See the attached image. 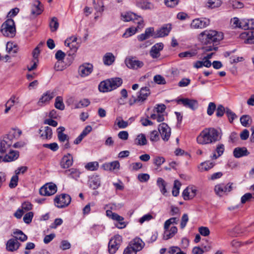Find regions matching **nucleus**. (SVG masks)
Segmentation results:
<instances>
[{
	"instance_id": "e2e57ef3",
	"label": "nucleus",
	"mask_w": 254,
	"mask_h": 254,
	"mask_svg": "<svg viewBox=\"0 0 254 254\" xmlns=\"http://www.w3.org/2000/svg\"><path fill=\"white\" fill-rule=\"evenodd\" d=\"M33 213L32 212H29L26 213L23 217V221L26 224H29L33 217Z\"/></svg>"
},
{
	"instance_id": "4d7b16f0",
	"label": "nucleus",
	"mask_w": 254,
	"mask_h": 254,
	"mask_svg": "<svg viewBox=\"0 0 254 254\" xmlns=\"http://www.w3.org/2000/svg\"><path fill=\"white\" fill-rule=\"evenodd\" d=\"M154 81L158 84H166L165 79L161 75H156L153 78Z\"/></svg>"
},
{
	"instance_id": "6e6552de",
	"label": "nucleus",
	"mask_w": 254,
	"mask_h": 254,
	"mask_svg": "<svg viewBox=\"0 0 254 254\" xmlns=\"http://www.w3.org/2000/svg\"><path fill=\"white\" fill-rule=\"evenodd\" d=\"M122 242V237L119 235L111 238L108 244V251L110 254H114L119 249Z\"/></svg>"
},
{
	"instance_id": "ea45409f",
	"label": "nucleus",
	"mask_w": 254,
	"mask_h": 254,
	"mask_svg": "<svg viewBox=\"0 0 254 254\" xmlns=\"http://www.w3.org/2000/svg\"><path fill=\"white\" fill-rule=\"evenodd\" d=\"M65 173L69 177L74 179L78 178L80 175L79 171L77 169L73 168L66 170L65 171Z\"/></svg>"
},
{
	"instance_id": "20e7f679",
	"label": "nucleus",
	"mask_w": 254,
	"mask_h": 254,
	"mask_svg": "<svg viewBox=\"0 0 254 254\" xmlns=\"http://www.w3.org/2000/svg\"><path fill=\"white\" fill-rule=\"evenodd\" d=\"M1 32L3 36L12 38L15 35L16 28L13 19H7L1 26Z\"/></svg>"
},
{
	"instance_id": "09e8293b",
	"label": "nucleus",
	"mask_w": 254,
	"mask_h": 254,
	"mask_svg": "<svg viewBox=\"0 0 254 254\" xmlns=\"http://www.w3.org/2000/svg\"><path fill=\"white\" fill-rule=\"evenodd\" d=\"M98 166L99 164L97 162H91L87 163L85 167L88 170L95 171L98 169Z\"/></svg>"
},
{
	"instance_id": "37998d69",
	"label": "nucleus",
	"mask_w": 254,
	"mask_h": 254,
	"mask_svg": "<svg viewBox=\"0 0 254 254\" xmlns=\"http://www.w3.org/2000/svg\"><path fill=\"white\" fill-rule=\"evenodd\" d=\"M59 26V22L57 17H54L51 19V20L49 23V26L50 27L52 32H54L57 30Z\"/></svg>"
},
{
	"instance_id": "72a5a7b5",
	"label": "nucleus",
	"mask_w": 254,
	"mask_h": 254,
	"mask_svg": "<svg viewBox=\"0 0 254 254\" xmlns=\"http://www.w3.org/2000/svg\"><path fill=\"white\" fill-rule=\"evenodd\" d=\"M115 60V57L112 53H107L103 58V63L106 65H111Z\"/></svg>"
},
{
	"instance_id": "c756f323",
	"label": "nucleus",
	"mask_w": 254,
	"mask_h": 254,
	"mask_svg": "<svg viewBox=\"0 0 254 254\" xmlns=\"http://www.w3.org/2000/svg\"><path fill=\"white\" fill-rule=\"evenodd\" d=\"M154 28L149 27L145 29V32L138 36L137 39L140 41H142L148 39L153 35Z\"/></svg>"
},
{
	"instance_id": "e433bc0d",
	"label": "nucleus",
	"mask_w": 254,
	"mask_h": 254,
	"mask_svg": "<svg viewBox=\"0 0 254 254\" xmlns=\"http://www.w3.org/2000/svg\"><path fill=\"white\" fill-rule=\"evenodd\" d=\"M240 122L243 126L249 127L252 122V120L249 115H243L240 118Z\"/></svg>"
},
{
	"instance_id": "cd10ccee",
	"label": "nucleus",
	"mask_w": 254,
	"mask_h": 254,
	"mask_svg": "<svg viewBox=\"0 0 254 254\" xmlns=\"http://www.w3.org/2000/svg\"><path fill=\"white\" fill-rule=\"evenodd\" d=\"M177 232L178 229L176 226L172 227L170 230H169V229H165L163 238L165 240L171 239L174 236Z\"/></svg>"
},
{
	"instance_id": "f257e3e1",
	"label": "nucleus",
	"mask_w": 254,
	"mask_h": 254,
	"mask_svg": "<svg viewBox=\"0 0 254 254\" xmlns=\"http://www.w3.org/2000/svg\"><path fill=\"white\" fill-rule=\"evenodd\" d=\"M221 139V133L214 128H206L196 138L198 144L205 145L213 144Z\"/></svg>"
},
{
	"instance_id": "79ce46f5",
	"label": "nucleus",
	"mask_w": 254,
	"mask_h": 254,
	"mask_svg": "<svg viewBox=\"0 0 254 254\" xmlns=\"http://www.w3.org/2000/svg\"><path fill=\"white\" fill-rule=\"evenodd\" d=\"M55 107L60 110L64 109V105L63 103V99L61 96H58L55 99Z\"/></svg>"
},
{
	"instance_id": "864d4df0",
	"label": "nucleus",
	"mask_w": 254,
	"mask_h": 254,
	"mask_svg": "<svg viewBox=\"0 0 254 254\" xmlns=\"http://www.w3.org/2000/svg\"><path fill=\"white\" fill-rule=\"evenodd\" d=\"M90 104V101L87 99H83L75 105V108H81L87 107Z\"/></svg>"
},
{
	"instance_id": "0e129e2a",
	"label": "nucleus",
	"mask_w": 254,
	"mask_h": 254,
	"mask_svg": "<svg viewBox=\"0 0 254 254\" xmlns=\"http://www.w3.org/2000/svg\"><path fill=\"white\" fill-rule=\"evenodd\" d=\"M252 198H254V193H247L241 197V203L244 204L247 201H250Z\"/></svg>"
},
{
	"instance_id": "bf43d9fd",
	"label": "nucleus",
	"mask_w": 254,
	"mask_h": 254,
	"mask_svg": "<svg viewBox=\"0 0 254 254\" xmlns=\"http://www.w3.org/2000/svg\"><path fill=\"white\" fill-rule=\"evenodd\" d=\"M32 208V205L30 202L25 201L22 203L21 209L24 213L31 210Z\"/></svg>"
},
{
	"instance_id": "c9c22d12",
	"label": "nucleus",
	"mask_w": 254,
	"mask_h": 254,
	"mask_svg": "<svg viewBox=\"0 0 254 254\" xmlns=\"http://www.w3.org/2000/svg\"><path fill=\"white\" fill-rule=\"evenodd\" d=\"M221 4V0H208L206 3V6L212 9L219 7Z\"/></svg>"
},
{
	"instance_id": "f8f14e48",
	"label": "nucleus",
	"mask_w": 254,
	"mask_h": 254,
	"mask_svg": "<svg viewBox=\"0 0 254 254\" xmlns=\"http://www.w3.org/2000/svg\"><path fill=\"white\" fill-rule=\"evenodd\" d=\"M233 184L229 183L227 185L219 184L215 186L214 191L216 194L222 196L224 193L230 192L232 190Z\"/></svg>"
},
{
	"instance_id": "ddd939ff",
	"label": "nucleus",
	"mask_w": 254,
	"mask_h": 254,
	"mask_svg": "<svg viewBox=\"0 0 254 254\" xmlns=\"http://www.w3.org/2000/svg\"><path fill=\"white\" fill-rule=\"evenodd\" d=\"M210 24V21L208 19L205 18H196L193 19L191 24L190 27L194 29H202Z\"/></svg>"
},
{
	"instance_id": "473e14b6",
	"label": "nucleus",
	"mask_w": 254,
	"mask_h": 254,
	"mask_svg": "<svg viewBox=\"0 0 254 254\" xmlns=\"http://www.w3.org/2000/svg\"><path fill=\"white\" fill-rule=\"evenodd\" d=\"M89 186L91 188L96 190L100 186V179L98 176H92L89 181Z\"/></svg>"
},
{
	"instance_id": "5701e85b",
	"label": "nucleus",
	"mask_w": 254,
	"mask_h": 254,
	"mask_svg": "<svg viewBox=\"0 0 254 254\" xmlns=\"http://www.w3.org/2000/svg\"><path fill=\"white\" fill-rule=\"evenodd\" d=\"M163 48V44L162 43H157L154 45L150 51V55L153 58H157L160 56V52Z\"/></svg>"
},
{
	"instance_id": "a18cd8bd",
	"label": "nucleus",
	"mask_w": 254,
	"mask_h": 254,
	"mask_svg": "<svg viewBox=\"0 0 254 254\" xmlns=\"http://www.w3.org/2000/svg\"><path fill=\"white\" fill-rule=\"evenodd\" d=\"M179 219L177 217L171 218L165 222L164 228V229H169L171 224H177Z\"/></svg>"
},
{
	"instance_id": "a878e982",
	"label": "nucleus",
	"mask_w": 254,
	"mask_h": 254,
	"mask_svg": "<svg viewBox=\"0 0 254 254\" xmlns=\"http://www.w3.org/2000/svg\"><path fill=\"white\" fill-rule=\"evenodd\" d=\"M250 153L246 147H236L234 149L233 155L235 158H239L248 156Z\"/></svg>"
},
{
	"instance_id": "f03ea898",
	"label": "nucleus",
	"mask_w": 254,
	"mask_h": 254,
	"mask_svg": "<svg viewBox=\"0 0 254 254\" xmlns=\"http://www.w3.org/2000/svg\"><path fill=\"white\" fill-rule=\"evenodd\" d=\"M223 38V33L215 30H205L201 32L199 36V41L203 44L207 45L213 42H217Z\"/></svg>"
},
{
	"instance_id": "9b49d317",
	"label": "nucleus",
	"mask_w": 254,
	"mask_h": 254,
	"mask_svg": "<svg viewBox=\"0 0 254 254\" xmlns=\"http://www.w3.org/2000/svg\"><path fill=\"white\" fill-rule=\"evenodd\" d=\"M44 10L42 4L38 0H35L31 5V16L35 18L41 14Z\"/></svg>"
},
{
	"instance_id": "393cba45",
	"label": "nucleus",
	"mask_w": 254,
	"mask_h": 254,
	"mask_svg": "<svg viewBox=\"0 0 254 254\" xmlns=\"http://www.w3.org/2000/svg\"><path fill=\"white\" fill-rule=\"evenodd\" d=\"M19 152L15 150H9L8 154H6L4 157H2L1 161L11 162L16 160L19 157Z\"/></svg>"
},
{
	"instance_id": "4c0bfd02",
	"label": "nucleus",
	"mask_w": 254,
	"mask_h": 254,
	"mask_svg": "<svg viewBox=\"0 0 254 254\" xmlns=\"http://www.w3.org/2000/svg\"><path fill=\"white\" fill-rule=\"evenodd\" d=\"M157 185L163 194L167 192V190L166 189V183L162 178H158L157 179Z\"/></svg>"
},
{
	"instance_id": "774afa93",
	"label": "nucleus",
	"mask_w": 254,
	"mask_h": 254,
	"mask_svg": "<svg viewBox=\"0 0 254 254\" xmlns=\"http://www.w3.org/2000/svg\"><path fill=\"white\" fill-rule=\"evenodd\" d=\"M79 47V45L77 43H72L70 46V51L68 52V54L69 56H71L74 54L76 52L78 48Z\"/></svg>"
},
{
	"instance_id": "423d86ee",
	"label": "nucleus",
	"mask_w": 254,
	"mask_h": 254,
	"mask_svg": "<svg viewBox=\"0 0 254 254\" xmlns=\"http://www.w3.org/2000/svg\"><path fill=\"white\" fill-rule=\"evenodd\" d=\"M150 94V89L147 87H142L139 92V95L137 98L132 96L129 100L130 105H132L135 103H142L147 99V97Z\"/></svg>"
},
{
	"instance_id": "a211bd4d",
	"label": "nucleus",
	"mask_w": 254,
	"mask_h": 254,
	"mask_svg": "<svg viewBox=\"0 0 254 254\" xmlns=\"http://www.w3.org/2000/svg\"><path fill=\"white\" fill-rule=\"evenodd\" d=\"M172 29L170 24L163 25L155 32V38L163 37L167 36Z\"/></svg>"
},
{
	"instance_id": "69168bd1",
	"label": "nucleus",
	"mask_w": 254,
	"mask_h": 254,
	"mask_svg": "<svg viewBox=\"0 0 254 254\" xmlns=\"http://www.w3.org/2000/svg\"><path fill=\"white\" fill-rule=\"evenodd\" d=\"M18 181V176L15 175L12 177L10 180V183L9 184V187L10 188H14L17 185V183Z\"/></svg>"
},
{
	"instance_id": "9d476101",
	"label": "nucleus",
	"mask_w": 254,
	"mask_h": 254,
	"mask_svg": "<svg viewBox=\"0 0 254 254\" xmlns=\"http://www.w3.org/2000/svg\"><path fill=\"white\" fill-rule=\"evenodd\" d=\"M57 191V188L53 183L47 184L41 187L39 192L42 195L50 196L54 194Z\"/></svg>"
},
{
	"instance_id": "0eeeda50",
	"label": "nucleus",
	"mask_w": 254,
	"mask_h": 254,
	"mask_svg": "<svg viewBox=\"0 0 254 254\" xmlns=\"http://www.w3.org/2000/svg\"><path fill=\"white\" fill-rule=\"evenodd\" d=\"M70 196L65 193L57 195L54 199L55 204L58 208L65 207L70 204Z\"/></svg>"
},
{
	"instance_id": "13d9d810",
	"label": "nucleus",
	"mask_w": 254,
	"mask_h": 254,
	"mask_svg": "<svg viewBox=\"0 0 254 254\" xmlns=\"http://www.w3.org/2000/svg\"><path fill=\"white\" fill-rule=\"evenodd\" d=\"M226 108H225L222 105H219L216 109V115L218 117H221L224 113H226Z\"/></svg>"
},
{
	"instance_id": "b1692460",
	"label": "nucleus",
	"mask_w": 254,
	"mask_h": 254,
	"mask_svg": "<svg viewBox=\"0 0 254 254\" xmlns=\"http://www.w3.org/2000/svg\"><path fill=\"white\" fill-rule=\"evenodd\" d=\"M196 190L193 187H187L183 192V196L185 200H189L194 197Z\"/></svg>"
},
{
	"instance_id": "3c124183",
	"label": "nucleus",
	"mask_w": 254,
	"mask_h": 254,
	"mask_svg": "<svg viewBox=\"0 0 254 254\" xmlns=\"http://www.w3.org/2000/svg\"><path fill=\"white\" fill-rule=\"evenodd\" d=\"M245 44L254 43V31H248L247 41H244Z\"/></svg>"
},
{
	"instance_id": "de8ad7c7",
	"label": "nucleus",
	"mask_w": 254,
	"mask_h": 254,
	"mask_svg": "<svg viewBox=\"0 0 254 254\" xmlns=\"http://www.w3.org/2000/svg\"><path fill=\"white\" fill-rule=\"evenodd\" d=\"M181 183L179 181L175 180L174 184V187L172 190V194L174 196H177L179 194Z\"/></svg>"
},
{
	"instance_id": "1a4fd4ad",
	"label": "nucleus",
	"mask_w": 254,
	"mask_h": 254,
	"mask_svg": "<svg viewBox=\"0 0 254 254\" xmlns=\"http://www.w3.org/2000/svg\"><path fill=\"white\" fill-rule=\"evenodd\" d=\"M13 133H9L3 137L0 141V153H4L8 151L13 143Z\"/></svg>"
},
{
	"instance_id": "412c9836",
	"label": "nucleus",
	"mask_w": 254,
	"mask_h": 254,
	"mask_svg": "<svg viewBox=\"0 0 254 254\" xmlns=\"http://www.w3.org/2000/svg\"><path fill=\"white\" fill-rule=\"evenodd\" d=\"M128 244L131 245V247L133 248V249L137 252L140 251L145 245V244L142 240L138 237H136L132 240Z\"/></svg>"
},
{
	"instance_id": "5fc2aeb1",
	"label": "nucleus",
	"mask_w": 254,
	"mask_h": 254,
	"mask_svg": "<svg viewBox=\"0 0 254 254\" xmlns=\"http://www.w3.org/2000/svg\"><path fill=\"white\" fill-rule=\"evenodd\" d=\"M149 139L152 142H156L159 139V134L157 130L152 131L149 135Z\"/></svg>"
},
{
	"instance_id": "7c9ffc66",
	"label": "nucleus",
	"mask_w": 254,
	"mask_h": 254,
	"mask_svg": "<svg viewBox=\"0 0 254 254\" xmlns=\"http://www.w3.org/2000/svg\"><path fill=\"white\" fill-rule=\"evenodd\" d=\"M72 157L70 154H68L63 158L61 165L63 168H68L72 165Z\"/></svg>"
},
{
	"instance_id": "8fccbe9b",
	"label": "nucleus",
	"mask_w": 254,
	"mask_h": 254,
	"mask_svg": "<svg viewBox=\"0 0 254 254\" xmlns=\"http://www.w3.org/2000/svg\"><path fill=\"white\" fill-rule=\"evenodd\" d=\"M233 25L235 27L241 28L244 29L245 23H242L243 22H245V20H242L240 21L237 17H234L232 20Z\"/></svg>"
},
{
	"instance_id": "dca6fc26",
	"label": "nucleus",
	"mask_w": 254,
	"mask_h": 254,
	"mask_svg": "<svg viewBox=\"0 0 254 254\" xmlns=\"http://www.w3.org/2000/svg\"><path fill=\"white\" fill-rule=\"evenodd\" d=\"M55 96L54 92L47 91L44 93L41 98L39 99L37 104L39 106H43L45 105L48 104L50 100H51Z\"/></svg>"
},
{
	"instance_id": "6ab92c4d",
	"label": "nucleus",
	"mask_w": 254,
	"mask_h": 254,
	"mask_svg": "<svg viewBox=\"0 0 254 254\" xmlns=\"http://www.w3.org/2000/svg\"><path fill=\"white\" fill-rule=\"evenodd\" d=\"M21 244L16 239L11 238L9 239L5 245L6 250L8 252H14L18 250Z\"/></svg>"
},
{
	"instance_id": "338daca9",
	"label": "nucleus",
	"mask_w": 254,
	"mask_h": 254,
	"mask_svg": "<svg viewBox=\"0 0 254 254\" xmlns=\"http://www.w3.org/2000/svg\"><path fill=\"white\" fill-rule=\"evenodd\" d=\"M216 109V105L213 102H210L207 107V113L208 115L211 116Z\"/></svg>"
},
{
	"instance_id": "39448f33",
	"label": "nucleus",
	"mask_w": 254,
	"mask_h": 254,
	"mask_svg": "<svg viewBox=\"0 0 254 254\" xmlns=\"http://www.w3.org/2000/svg\"><path fill=\"white\" fill-rule=\"evenodd\" d=\"M121 19L125 22H128L130 21L135 22V20H137V23L139 29H142L144 26V21L142 17L130 11L122 13Z\"/></svg>"
},
{
	"instance_id": "c85d7f7f",
	"label": "nucleus",
	"mask_w": 254,
	"mask_h": 254,
	"mask_svg": "<svg viewBox=\"0 0 254 254\" xmlns=\"http://www.w3.org/2000/svg\"><path fill=\"white\" fill-rule=\"evenodd\" d=\"M13 238L19 240L21 242H25L27 240V236L20 230L16 229L13 232L12 235Z\"/></svg>"
},
{
	"instance_id": "6e6d98bb",
	"label": "nucleus",
	"mask_w": 254,
	"mask_h": 254,
	"mask_svg": "<svg viewBox=\"0 0 254 254\" xmlns=\"http://www.w3.org/2000/svg\"><path fill=\"white\" fill-rule=\"evenodd\" d=\"M242 23H245L244 29H254V19L245 20Z\"/></svg>"
},
{
	"instance_id": "7ed1b4c3",
	"label": "nucleus",
	"mask_w": 254,
	"mask_h": 254,
	"mask_svg": "<svg viewBox=\"0 0 254 254\" xmlns=\"http://www.w3.org/2000/svg\"><path fill=\"white\" fill-rule=\"evenodd\" d=\"M123 83L121 78L115 77L102 81L99 85V89L103 92L110 91L120 87Z\"/></svg>"
},
{
	"instance_id": "c03bdc74",
	"label": "nucleus",
	"mask_w": 254,
	"mask_h": 254,
	"mask_svg": "<svg viewBox=\"0 0 254 254\" xmlns=\"http://www.w3.org/2000/svg\"><path fill=\"white\" fill-rule=\"evenodd\" d=\"M215 165V163L213 162L209 161H206L201 163V170L202 171H207L212 168Z\"/></svg>"
},
{
	"instance_id": "a19ab883",
	"label": "nucleus",
	"mask_w": 254,
	"mask_h": 254,
	"mask_svg": "<svg viewBox=\"0 0 254 254\" xmlns=\"http://www.w3.org/2000/svg\"><path fill=\"white\" fill-rule=\"evenodd\" d=\"M135 143L138 145H144L147 144L146 136L144 134H138L135 139Z\"/></svg>"
},
{
	"instance_id": "f704fd0d",
	"label": "nucleus",
	"mask_w": 254,
	"mask_h": 254,
	"mask_svg": "<svg viewBox=\"0 0 254 254\" xmlns=\"http://www.w3.org/2000/svg\"><path fill=\"white\" fill-rule=\"evenodd\" d=\"M113 220L117 221L118 222V224H116V226L119 229H123L126 227V224L124 221V218L118 215V214L113 215Z\"/></svg>"
},
{
	"instance_id": "49530a36",
	"label": "nucleus",
	"mask_w": 254,
	"mask_h": 254,
	"mask_svg": "<svg viewBox=\"0 0 254 254\" xmlns=\"http://www.w3.org/2000/svg\"><path fill=\"white\" fill-rule=\"evenodd\" d=\"M116 123L120 128H125L128 125V122L124 121L121 117H118L116 119Z\"/></svg>"
},
{
	"instance_id": "f3484780",
	"label": "nucleus",
	"mask_w": 254,
	"mask_h": 254,
	"mask_svg": "<svg viewBox=\"0 0 254 254\" xmlns=\"http://www.w3.org/2000/svg\"><path fill=\"white\" fill-rule=\"evenodd\" d=\"M93 65L89 63H84L79 66L78 74L82 77L89 75L93 71Z\"/></svg>"
},
{
	"instance_id": "4be33fe9",
	"label": "nucleus",
	"mask_w": 254,
	"mask_h": 254,
	"mask_svg": "<svg viewBox=\"0 0 254 254\" xmlns=\"http://www.w3.org/2000/svg\"><path fill=\"white\" fill-rule=\"evenodd\" d=\"M39 133L43 139H50L52 137L53 131L50 127L47 126L41 127Z\"/></svg>"
},
{
	"instance_id": "052dcab7",
	"label": "nucleus",
	"mask_w": 254,
	"mask_h": 254,
	"mask_svg": "<svg viewBox=\"0 0 254 254\" xmlns=\"http://www.w3.org/2000/svg\"><path fill=\"white\" fill-rule=\"evenodd\" d=\"M199 233L203 236H207L210 234V231L208 227L201 226L198 228Z\"/></svg>"
},
{
	"instance_id": "bb28decb",
	"label": "nucleus",
	"mask_w": 254,
	"mask_h": 254,
	"mask_svg": "<svg viewBox=\"0 0 254 254\" xmlns=\"http://www.w3.org/2000/svg\"><path fill=\"white\" fill-rule=\"evenodd\" d=\"M186 107H188L192 110H195L198 105L196 100H191L188 98L181 99L179 100Z\"/></svg>"
},
{
	"instance_id": "603ef678",
	"label": "nucleus",
	"mask_w": 254,
	"mask_h": 254,
	"mask_svg": "<svg viewBox=\"0 0 254 254\" xmlns=\"http://www.w3.org/2000/svg\"><path fill=\"white\" fill-rule=\"evenodd\" d=\"M226 114L229 119V122L232 123L234 120L237 118V116L230 109L226 108Z\"/></svg>"
},
{
	"instance_id": "2eb2a0df",
	"label": "nucleus",
	"mask_w": 254,
	"mask_h": 254,
	"mask_svg": "<svg viewBox=\"0 0 254 254\" xmlns=\"http://www.w3.org/2000/svg\"><path fill=\"white\" fill-rule=\"evenodd\" d=\"M126 65L130 69H137L142 67L144 64L142 62L137 60L133 58H127L125 60Z\"/></svg>"
},
{
	"instance_id": "680f3d73",
	"label": "nucleus",
	"mask_w": 254,
	"mask_h": 254,
	"mask_svg": "<svg viewBox=\"0 0 254 254\" xmlns=\"http://www.w3.org/2000/svg\"><path fill=\"white\" fill-rule=\"evenodd\" d=\"M150 176L146 173H141L138 175L137 179L140 182H146L149 180Z\"/></svg>"
},
{
	"instance_id": "2f4dec72",
	"label": "nucleus",
	"mask_w": 254,
	"mask_h": 254,
	"mask_svg": "<svg viewBox=\"0 0 254 254\" xmlns=\"http://www.w3.org/2000/svg\"><path fill=\"white\" fill-rule=\"evenodd\" d=\"M65 130V128L63 127H60L57 129L58 133V137L60 141L64 142L67 140H69V137L67 135L64 133V131Z\"/></svg>"
},
{
	"instance_id": "58836bf2",
	"label": "nucleus",
	"mask_w": 254,
	"mask_h": 254,
	"mask_svg": "<svg viewBox=\"0 0 254 254\" xmlns=\"http://www.w3.org/2000/svg\"><path fill=\"white\" fill-rule=\"evenodd\" d=\"M141 29H139L138 28V26L136 27H129L126 30V32L123 34V37L125 38H128L134 35L138 30Z\"/></svg>"
},
{
	"instance_id": "4468645a",
	"label": "nucleus",
	"mask_w": 254,
	"mask_h": 254,
	"mask_svg": "<svg viewBox=\"0 0 254 254\" xmlns=\"http://www.w3.org/2000/svg\"><path fill=\"white\" fill-rule=\"evenodd\" d=\"M158 130L163 140L168 141L171 133V128L168 125L164 123L160 124L158 126Z\"/></svg>"
},
{
	"instance_id": "aec40b11",
	"label": "nucleus",
	"mask_w": 254,
	"mask_h": 254,
	"mask_svg": "<svg viewBox=\"0 0 254 254\" xmlns=\"http://www.w3.org/2000/svg\"><path fill=\"white\" fill-rule=\"evenodd\" d=\"M120 167V163L118 161H114L111 162H108L103 164L102 165V168L107 171L114 172L119 170Z\"/></svg>"
}]
</instances>
